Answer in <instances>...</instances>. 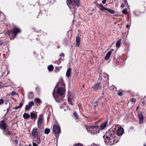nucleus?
I'll return each mask as SVG.
<instances>
[{"instance_id": "de8ad7c7", "label": "nucleus", "mask_w": 146, "mask_h": 146, "mask_svg": "<svg viewBox=\"0 0 146 146\" xmlns=\"http://www.w3.org/2000/svg\"><path fill=\"white\" fill-rule=\"evenodd\" d=\"M142 103L143 104V105H145V102L144 101H143L142 102Z\"/></svg>"}, {"instance_id": "f704fd0d", "label": "nucleus", "mask_w": 146, "mask_h": 146, "mask_svg": "<svg viewBox=\"0 0 146 146\" xmlns=\"http://www.w3.org/2000/svg\"><path fill=\"white\" fill-rule=\"evenodd\" d=\"M33 146H38V145L35 142H33Z\"/></svg>"}, {"instance_id": "c9c22d12", "label": "nucleus", "mask_w": 146, "mask_h": 146, "mask_svg": "<svg viewBox=\"0 0 146 146\" xmlns=\"http://www.w3.org/2000/svg\"><path fill=\"white\" fill-rule=\"evenodd\" d=\"M16 94V93L15 92H12L11 95L12 96H14Z\"/></svg>"}, {"instance_id": "f03ea898", "label": "nucleus", "mask_w": 146, "mask_h": 146, "mask_svg": "<svg viewBox=\"0 0 146 146\" xmlns=\"http://www.w3.org/2000/svg\"><path fill=\"white\" fill-rule=\"evenodd\" d=\"M108 135L106 134L103 136L106 145H111L116 143L118 140L116 139V137H115L113 132L108 131Z\"/></svg>"}, {"instance_id": "72a5a7b5", "label": "nucleus", "mask_w": 146, "mask_h": 146, "mask_svg": "<svg viewBox=\"0 0 146 146\" xmlns=\"http://www.w3.org/2000/svg\"><path fill=\"white\" fill-rule=\"evenodd\" d=\"M122 92H118L117 94L119 96H121L122 95Z\"/></svg>"}, {"instance_id": "49530a36", "label": "nucleus", "mask_w": 146, "mask_h": 146, "mask_svg": "<svg viewBox=\"0 0 146 146\" xmlns=\"http://www.w3.org/2000/svg\"><path fill=\"white\" fill-rule=\"evenodd\" d=\"M15 143H16V144H17V143H18V141H17V139H15Z\"/></svg>"}, {"instance_id": "c756f323", "label": "nucleus", "mask_w": 146, "mask_h": 146, "mask_svg": "<svg viewBox=\"0 0 146 146\" xmlns=\"http://www.w3.org/2000/svg\"><path fill=\"white\" fill-rule=\"evenodd\" d=\"M29 105L31 107L34 106V103L33 101H31L29 103Z\"/></svg>"}, {"instance_id": "58836bf2", "label": "nucleus", "mask_w": 146, "mask_h": 146, "mask_svg": "<svg viewBox=\"0 0 146 146\" xmlns=\"http://www.w3.org/2000/svg\"><path fill=\"white\" fill-rule=\"evenodd\" d=\"M99 146V145H95L94 143H93L91 145V146Z\"/></svg>"}, {"instance_id": "aec40b11", "label": "nucleus", "mask_w": 146, "mask_h": 146, "mask_svg": "<svg viewBox=\"0 0 146 146\" xmlns=\"http://www.w3.org/2000/svg\"><path fill=\"white\" fill-rule=\"evenodd\" d=\"M121 42V39H119L116 42V47L117 48H119Z\"/></svg>"}, {"instance_id": "4be33fe9", "label": "nucleus", "mask_w": 146, "mask_h": 146, "mask_svg": "<svg viewBox=\"0 0 146 146\" xmlns=\"http://www.w3.org/2000/svg\"><path fill=\"white\" fill-rule=\"evenodd\" d=\"M36 115L34 113L31 112V119H33L34 118H36Z\"/></svg>"}, {"instance_id": "f8f14e48", "label": "nucleus", "mask_w": 146, "mask_h": 146, "mask_svg": "<svg viewBox=\"0 0 146 146\" xmlns=\"http://www.w3.org/2000/svg\"><path fill=\"white\" fill-rule=\"evenodd\" d=\"M124 130L122 127H119L117 131V134L119 135H121L123 133Z\"/></svg>"}, {"instance_id": "603ef678", "label": "nucleus", "mask_w": 146, "mask_h": 146, "mask_svg": "<svg viewBox=\"0 0 146 146\" xmlns=\"http://www.w3.org/2000/svg\"><path fill=\"white\" fill-rule=\"evenodd\" d=\"M98 102V101H96V102H95V103H96V104H97V103Z\"/></svg>"}, {"instance_id": "dca6fc26", "label": "nucleus", "mask_w": 146, "mask_h": 146, "mask_svg": "<svg viewBox=\"0 0 146 146\" xmlns=\"http://www.w3.org/2000/svg\"><path fill=\"white\" fill-rule=\"evenodd\" d=\"M111 54V51H110L107 53L105 57V58L106 60H108L109 59L110 57Z\"/></svg>"}, {"instance_id": "09e8293b", "label": "nucleus", "mask_w": 146, "mask_h": 146, "mask_svg": "<svg viewBox=\"0 0 146 146\" xmlns=\"http://www.w3.org/2000/svg\"><path fill=\"white\" fill-rule=\"evenodd\" d=\"M25 146H32L31 144H29V145H26Z\"/></svg>"}, {"instance_id": "412c9836", "label": "nucleus", "mask_w": 146, "mask_h": 146, "mask_svg": "<svg viewBox=\"0 0 146 146\" xmlns=\"http://www.w3.org/2000/svg\"><path fill=\"white\" fill-rule=\"evenodd\" d=\"M34 94L32 92H30L29 93L28 98L29 99H31L33 98Z\"/></svg>"}, {"instance_id": "f3484780", "label": "nucleus", "mask_w": 146, "mask_h": 146, "mask_svg": "<svg viewBox=\"0 0 146 146\" xmlns=\"http://www.w3.org/2000/svg\"><path fill=\"white\" fill-rule=\"evenodd\" d=\"M100 6V9L102 11H104V10H107V8L105 7L102 4H99Z\"/></svg>"}, {"instance_id": "3c124183", "label": "nucleus", "mask_w": 146, "mask_h": 146, "mask_svg": "<svg viewBox=\"0 0 146 146\" xmlns=\"http://www.w3.org/2000/svg\"><path fill=\"white\" fill-rule=\"evenodd\" d=\"M110 51H111V52H112V51H113V49H111Z\"/></svg>"}, {"instance_id": "1a4fd4ad", "label": "nucleus", "mask_w": 146, "mask_h": 146, "mask_svg": "<svg viewBox=\"0 0 146 146\" xmlns=\"http://www.w3.org/2000/svg\"><path fill=\"white\" fill-rule=\"evenodd\" d=\"M43 121V117L42 116V114H41L39 115L38 120L37 121V125L38 128H39L41 124L42 123Z\"/></svg>"}, {"instance_id": "7c9ffc66", "label": "nucleus", "mask_w": 146, "mask_h": 146, "mask_svg": "<svg viewBox=\"0 0 146 146\" xmlns=\"http://www.w3.org/2000/svg\"><path fill=\"white\" fill-rule=\"evenodd\" d=\"M122 13L124 14H125L127 13V10L126 9H123L122 11Z\"/></svg>"}, {"instance_id": "2eb2a0df", "label": "nucleus", "mask_w": 146, "mask_h": 146, "mask_svg": "<svg viewBox=\"0 0 146 146\" xmlns=\"http://www.w3.org/2000/svg\"><path fill=\"white\" fill-rule=\"evenodd\" d=\"M76 46L78 47L80 45V37L77 36L76 38Z\"/></svg>"}, {"instance_id": "473e14b6", "label": "nucleus", "mask_w": 146, "mask_h": 146, "mask_svg": "<svg viewBox=\"0 0 146 146\" xmlns=\"http://www.w3.org/2000/svg\"><path fill=\"white\" fill-rule=\"evenodd\" d=\"M136 101V100L134 98H133L131 100V102L133 103H134Z\"/></svg>"}, {"instance_id": "9b49d317", "label": "nucleus", "mask_w": 146, "mask_h": 146, "mask_svg": "<svg viewBox=\"0 0 146 146\" xmlns=\"http://www.w3.org/2000/svg\"><path fill=\"white\" fill-rule=\"evenodd\" d=\"M138 116L139 118L140 124H142L143 123V116L142 112H139L138 113Z\"/></svg>"}, {"instance_id": "c85d7f7f", "label": "nucleus", "mask_w": 146, "mask_h": 146, "mask_svg": "<svg viewBox=\"0 0 146 146\" xmlns=\"http://www.w3.org/2000/svg\"><path fill=\"white\" fill-rule=\"evenodd\" d=\"M70 99L71 98H70V97H69L68 96V103H69V104L72 105H73V104L71 101Z\"/></svg>"}, {"instance_id": "20e7f679", "label": "nucleus", "mask_w": 146, "mask_h": 146, "mask_svg": "<svg viewBox=\"0 0 146 146\" xmlns=\"http://www.w3.org/2000/svg\"><path fill=\"white\" fill-rule=\"evenodd\" d=\"M66 3L70 9L74 12L79 7L80 2L79 0H67Z\"/></svg>"}, {"instance_id": "a19ab883", "label": "nucleus", "mask_w": 146, "mask_h": 146, "mask_svg": "<svg viewBox=\"0 0 146 146\" xmlns=\"http://www.w3.org/2000/svg\"><path fill=\"white\" fill-rule=\"evenodd\" d=\"M3 44V42L2 41L0 40V45H1Z\"/></svg>"}, {"instance_id": "864d4df0", "label": "nucleus", "mask_w": 146, "mask_h": 146, "mask_svg": "<svg viewBox=\"0 0 146 146\" xmlns=\"http://www.w3.org/2000/svg\"><path fill=\"white\" fill-rule=\"evenodd\" d=\"M138 107H139L138 106H137V108H136L137 110L138 109Z\"/></svg>"}, {"instance_id": "6e6552de", "label": "nucleus", "mask_w": 146, "mask_h": 146, "mask_svg": "<svg viewBox=\"0 0 146 146\" xmlns=\"http://www.w3.org/2000/svg\"><path fill=\"white\" fill-rule=\"evenodd\" d=\"M7 127V126L6 123H5V121L3 120L1 121L0 122V128L1 129L3 130V133H5V130H7L6 129V128Z\"/></svg>"}, {"instance_id": "a211bd4d", "label": "nucleus", "mask_w": 146, "mask_h": 146, "mask_svg": "<svg viewBox=\"0 0 146 146\" xmlns=\"http://www.w3.org/2000/svg\"><path fill=\"white\" fill-rule=\"evenodd\" d=\"M71 72V68H69L67 70L66 73V76L67 77H69L70 75Z\"/></svg>"}, {"instance_id": "79ce46f5", "label": "nucleus", "mask_w": 146, "mask_h": 146, "mask_svg": "<svg viewBox=\"0 0 146 146\" xmlns=\"http://www.w3.org/2000/svg\"><path fill=\"white\" fill-rule=\"evenodd\" d=\"M22 105V103H20L18 106V107H19V108L21 107Z\"/></svg>"}, {"instance_id": "a18cd8bd", "label": "nucleus", "mask_w": 146, "mask_h": 146, "mask_svg": "<svg viewBox=\"0 0 146 146\" xmlns=\"http://www.w3.org/2000/svg\"><path fill=\"white\" fill-rule=\"evenodd\" d=\"M124 3L125 4H126L127 3V2L126 0H124Z\"/></svg>"}, {"instance_id": "b1692460", "label": "nucleus", "mask_w": 146, "mask_h": 146, "mask_svg": "<svg viewBox=\"0 0 146 146\" xmlns=\"http://www.w3.org/2000/svg\"><path fill=\"white\" fill-rule=\"evenodd\" d=\"M48 68L49 71H52L53 69V66L52 65H50L48 66Z\"/></svg>"}, {"instance_id": "bb28decb", "label": "nucleus", "mask_w": 146, "mask_h": 146, "mask_svg": "<svg viewBox=\"0 0 146 146\" xmlns=\"http://www.w3.org/2000/svg\"><path fill=\"white\" fill-rule=\"evenodd\" d=\"M31 107L29 104L27 105H26V106L25 107V110H29L30 109H31Z\"/></svg>"}, {"instance_id": "4468645a", "label": "nucleus", "mask_w": 146, "mask_h": 146, "mask_svg": "<svg viewBox=\"0 0 146 146\" xmlns=\"http://www.w3.org/2000/svg\"><path fill=\"white\" fill-rule=\"evenodd\" d=\"M6 129H7V130H5V133H4V134L8 136L12 135V132L9 131V129L7 127L6 128Z\"/></svg>"}, {"instance_id": "2f4dec72", "label": "nucleus", "mask_w": 146, "mask_h": 146, "mask_svg": "<svg viewBox=\"0 0 146 146\" xmlns=\"http://www.w3.org/2000/svg\"><path fill=\"white\" fill-rule=\"evenodd\" d=\"M74 146H83L80 143H77L75 144Z\"/></svg>"}, {"instance_id": "a878e982", "label": "nucleus", "mask_w": 146, "mask_h": 146, "mask_svg": "<svg viewBox=\"0 0 146 146\" xmlns=\"http://www.w3.org/2000/svg\"><path fill=\"white\" fill-rule=\"evenodd\" d=\"M50 132V130L48 128H46L44 130V133L46 134H48Z\"/></svg>"}, {"instance_id": "e433bc0d", "label": "nucleus", "mask_w": 146, "mask_h": 146, "mask_svg": "<svg viewBox=\"0 0 146 146\" xmlns=\"http://www.w3.org/2000/svg\"><path fill=\"white\" fill-rule=\"evenodd\" d=\"M3 102H4V101L2 99H0V104H3Z\"/></svg>"}, {"instance_id": "37998d69", "label": "nucleus", "mask_w": 146, "mask_h": 146, "mask_svg": "<svg viewBox=\"0 0 146 146\" xmlns=\"http://www.w3.org/2000/svg\"><path fill=\"white\" fill-rule=\"evenodd\" d=\"M106 0H103L102 1V3L103 4H104L106 3Z\"/></svg>"}, {"instance_id": "6ab92c4d", "label": "nucleus", "mask_w": 146, "mask_h": 146, "mask_svg": "<svg viewBox=\"0 0 146 146\" xmlns=\"http://www.w3.org/2000/svg\"><path fill=\"white\" fill-rule=\"evenodd\" d=\"M23 117L26 119H28L30 117V115L27 113H25L23 115Z\"/></svg>"}, {"instance_id": "39448f33", "label": "nucleus", "mask_w": 146, "mask_h": 146, "mask_svg": "<svg viewBox=\"0 0 146 146\" xmlns=\"http://www.w3.org/2000/svg\"><path fill=\"white\" fill-rule=\"evenodd\" d=\"M20 29L17 27H14L12 31L9 33V36L11 40L13 39L17 34L20 32Z\"/></svg>"}, {"instance_id": "cd10ccee", "label": "nucleus", "mask_w": 146, "mask_h": 146, "mask_svg": "<svg viewBox=\"0 0 146 146\" xmlns=\"http://www.w3.org/2000/svg\"><path fill=\"white\" fill-rule=\"evenodd\" d=\"M73 115L74 116V117H75V119H77L78 118V117L76 112H75L74 113Z\"/></svg>"}, {"instance_id": "393cba45", "label": "nucleus", "mask_w": 146, "mask_h": 146, "mask_svg": "<svg viewBox=\"0 0 146 146\" xmlns=\"http://www.w3.org/2000/svg\"><path fill=\"white\" fill-rule=\"evenodd\" d=\"M35 100L36 102L38 104H40L41 102L39 98H36Z\"/></svg>"}, {"instance_id": "ddd939ff", "label": "nucleus", "mask_w": 146, "mask_h": 146, "mask_svg": "<svg viewBox=\"0 0 146 146\" xmlns=\"http://www.w3.org/2000/svg\"><path fill=\"white\" fill-rule=\"evenodd\" d=\"M108 121H105V122L102 123L100 126V129L101 130H103L104 129L106 126L108 124Z\"/></svg>"}, {"instance_id": "f257e3e1", "label": "nucleus", "mask_w": 146, "mask_h": 146, "mask_svg": "<svg viewBox=\"0 0 146 146\" xmlns=\"http://www.w3.org/2000/svg\"><path fill=\"white\" fill-rule=\"evenodd\" d=\"M65 86L63 81L58 83L53 90V97L57 102H60L61 100L64 97L65 90Z\"/></svg>"}, {"instance_id": "5701e85b", "label": "nucleus", "mask_w": 146, "mask_h": 146, "mask_svg": "<svg viewBox=\"0 0 146 146\" xmlns=\"http://www.w3.org/2000/svg\"><path fill=\"white\" fill-rule=\"evenodd\" d=\"M106 11L107 12H108L111 14H114L115 12V11L114 10H112V9H108V8H107V9Z\"/></svg>"}, {"instance_id": "c03bdc74", "label": "nucleus", "mask_w": 146, "mask_h": 146, "mask_svg": "<svg viewBox=\"0 0 146 146\" xmlns=\"http://www.w3.org/2000/svg\"><path fill=\"white\" fill-rule=\"evenodd\" d=\"M19 108V107H18V106H17L14 108V109L15 110H17L18 108Z\"/></svg>"}, {"instance_id": "8fccbe9b", "label": "nucleus", "mask_w": 146, "mask_h": 146, "mask_svg": "<svg viewBox=\"0 0 146 146\" xmlns=\"http://www.w3.org/2000/svg\"><path fill=\"white\" fill-rule=\"evenodd\" d=\"M129 25H126V27L127 28H128V27H129Z\"/></svg>"}, {"instance_id": "9d476101", "label": "nucleus", "mask_w": 146, "mask_h": 146, "mask_svg": "<svg viewBox=\"0 0 146 146\" xmlns=\"http://www.w3.org/2000/svg\"><path fill=\"white\" fill-rule=\"evenodd\" d=\"M100 82L97 83L94 86L92 87L93 90L95 91H97L102 89V86Z\"/></svg>"}, {"instance_id": "7ed1b4c3", "label": "nucleus", "mask_w": 146, "mask_h": 146, "mask_svg": "<svg viewBox=\"0 0 146 146\" xmlns=\"http://www.w3.org/2000/svg\"><path fill=\"white\" fill-rule=\"evenodd\" d=\"M33 141L36 142L38 144L40 143L41 140V135L39 130L36 127L33 128L31 131Z\"/></svg>"}, {"instance_id": "4c0bfd02", "label": "nucleus", "mask_w": 146, "mask_h": 146, "mask_svg": "<svg viewBox=\"0 0 146 146\" xmlns=\"http://www.w3.org/2000/svg\"><path fill=\"white\" fill-rule=\"evenodd\" d=\"M60 56H62L64 57V54L63 53H62L60 55Z\"/></svg>"}, {"instance_id": "0eeeda50", "label": "nucleus", "mask_w": 146, "mask_h": 146, "mask_svg": "<svg viewBox=\"0 0 146 146\" xmlns=\"http://www.w3.org/2000/svg\"><path fill=\"white\" fill-rule=\"evenodd\" d=\"M53 130L55 134H59L60 131V128L58 125H54L53 127Z\"/></svg>"}, {"instance_id": "423d86ee", "label": "nucleus", "mask_w": 146, "mask_h": 146, "mask_svg": "<svg viewBox=\"0 0 146 146\" xmlns=\"http://www.w3.org/2000/svg\"><path fill=\"white\" fill-rule=\"evenodd\" d=\"M89 130L93 134H96L99 133L100 127L99 126H91L89 127Z\"/></svg>"}, {"instance_id": "ea45409f", "label": "nucleus", "mask_w": 146, "mask_h": 146, "mask_svg": "<svg viewBox=\"0 0 146 146\" xmlns=\"http://www.w3.org/2000/svg\"><path fill=\"white\" fill-rule=\"evenodd\" d=\"M125 6V5L124 4L122 3L121 5V7L122 8H123Z\"/></svg>"}]
</instances>
